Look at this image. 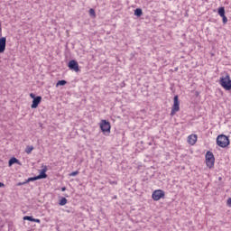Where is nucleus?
<instances>
[{"label":"nucleus","mask_w":231,"mask_h":231,"mask_svg":"<svg viewBox=\"0 0 231 231\" xmlns=\"http://www.w3.org/2000/svg\"><path fill=\"white\" fill-rule=\"evenodd\" d=\"M23 221H32V222H33V217L25 216V217H23Z\"/></svg>","instance_id":"nucleus-19"},{"label":"nucleus","mask_w":231,"mask_h":231,"mask_svg":"<svg viewBox=\"0 0 231 231\" xmlns=\"http://www.w3.org/2000/svg\"><path fill=\"white\" fill-rule=\"evenodd\" d=\"M38 180H44L48 178V175L46 174V168L42 170L41 173L37 176Z\"/></svg>","instance_id":"nucleus-11"},{"label":"nucleus","mask_w":231,"mask_h":231,"mask_svg":"<svg viewBox=\"0 0 231 231\" xmlns=\"http://www.w3.org/2000/svg\"><path fill=\"white\" fill-rule=\"evenodd\" d=\"M220 85L226 91H230L231 89V79H230V75L226 74V77L220 78Z\"/></svg>","instance_id":"nucleus-2"},{"label":"nucleus","mask_w":231,"mask_h":231,"mask_svg":"<svg viewBox=\"0 0 231 231\" xmlns=\"http://www.w3.org/2000/svg\"><path fill=\"white\" fill-rule=\"evenodd\" d=\"M32 151H33V146H30V145L26 146L25 148L26 154H32Z\"/></svg>","instance_id":"nucleus-15"},{"label":"nucleus","mask_w":231,"mask_h":231,"mask_svg":"<svg viewBox=\"0 0 231 231\" xmlns=\"http://www.w3.org/2000/svg\"><path fill=\"white\" fill-rule=\"evenodd\" d=\"M14 163H16L17 165H22L21 161H19V159L12 157L9 160V167H12Z\"/></svg>","instance_id":"nucleus-10"},{"label":"nucleus","mask_w":231,"mask_h":231,"mask_svg":"<svg viewBox=\"0 0 231 231\" xmlns=\"http://www.w3.org/2000/svg\"><path fill=\"white\" fill-rule=\"evenodd\" d=\"M68 203V199L66 198H61V199L59 202V205L60 207H64V205H66Z\"/></svg>","instance_id":"nucleus-13"},{"label":"nucleus","mask_w":231,"mask_h":231,"mask_svg":"<svg viewBox=\"0 0 231 231\" xmlns=\"http://www.w3.org/2000/svg\"><path fill=\"white\" fill-rule=\"evenodd\" d=\"M226 203H227L228 207H231V198L227 199V202Z\"/></svg>","instance_id":"nucleus-23"},{"label":"nucleus","mask_w":231,"mask_h":231,"mask_svg":"<svg viewBox=\"0 0 231 231\" xmlns=\"http://www.w3.org/2000/svg\"><path fill=\"white\" fill-rule=\"evenodd\" d=\"M196 142H198V135L190 134L188 137V143H189V145H194L196 143Z\"/></svg>","instance_id":"nucleus-9"},{"label":"nucleus","mask_w":231,"mask_h":231,"mask_svg":"<svg viewBox=\"0 0 231 231\" xmlns=\"http://www.w3.org/2000/svg\"><path fill=\"white\" fill-rule=\"evenodd\" d=\"M78 174H79V171H76L69 173V176H78Z\"/></svg>","instance_id":"nucleus-21"},{"label":"nucleus","mask_w":231,"mask_h":231,"mask_svg":"<svg viewBox=\"0 0 231 231\" xmlns=\"http://www.w3.org/2000/svg\"><path fill=\"white\" fill-rule=\"evenodd\" d=\"M37 180H39V178L36 177H31L26 180V183H30V181H37Z\"/></svg>","instance_id":"nucleus-17"},{"label":"nucleus","mask_w":231,"mask_h":231,"mask_svg":"<svg viewBox=\"0 0 231 231\" xmlns=\"http://www.w3.org/2000/svg\"><path fill=\"white\" fill-rule=\"evenodd\" d=\"M178 111H180V100L178 98V96H174L171 116H174L176 113H178Z\"/></svg>","instance_id":"nucleus-4"},{"label":"nucleus","mask_w":231,"mask_h":231,"mask_svg":"<svg viewBox=\"0 0 231 231\" xmlns=\"http://www.w3.org/2000/svg\"><path fill=\"white\" fill-rule=\"evenodd\" d=\"M100 129L103 133H109L111 131V125L106 120H102L100 123Z\"/></svg>","instance_id":"nucleus-6"},{"label":"nucleus","mask_w":231,"mask_h":231,"mask_svg":"<svg viewBox=\"0 0 231 231\" xmlns=\"http://www.w3.org/2000/svg\"><path fill=\"white\" fill-rule=\"evenodd\" d=\"M32 223H41V219L33 218Z\"/></svg>","instance_id":"nucleus-22"},{"label":"nucleus","mask_w":231,"mask_h":231,"mask_svg":"<svg viewBox=\"0 0 231 231\" xmlns=\"http://www.w3.org/2000/svg\"><path fill=\"white\" fill-rule=\"evenodd\" d=\"M69 69H72L73 71L79 72V62H77V60H71L69 62Z\"/></svg>","instance_id":"nucleus-7"},{"label":"nucleus","mask_w":231,"mask_h":231,"mask_svg":"<svg viewBox=\"0 0 231 231\" xmlns=\"http://www.w3.org/2000/svg\"><path fill=\"white\" fill-rule=\"evenodd\" d=\"M89 15L91 17H97V14L95 13V9H93V8L89 9Z\"/></svg>","instance_id":"nucleus-18"},{"label":"nucleus","mask_w":231,"mask_h":231,"mask_svg":"<svg viewBox=\"0 0 231 231\" xmlns=\"http://www.w3.org/2000/svg\"><path fill=\"white\" fill-rule=\"evenodd\" d=\"M61 191L62 192L66 191V187L61 188Z\"/></svg>","instance_id":"nucleus-27"},{"label":"nucleus","mask_w":231,"mask_h":231,"mask_svg":"<svg viewBox=\"0 0 231 231\" xmlns=\"http://www.w3.org/2000/svg\"><path fill=\"white\" fill-rule=\"evenodd\" d=\"M218 180L221 181L222 178H221V177H219V178H218Z\"/></svg>","instance_id":"nucleus-28"},{"label":"nucleus","mask_w":231,"mask_h":231,"mask_svg":"<svg viewBox=\"0 0 231 231\" xmlns=\"http://www.w3.org/2000/svg\"><path fill=\"white\" fill-rule=\"evenodd\" d=\"M152 198L153 201H160L162 198H165V191L162 189H156L155 191L152 192Z\"/></svg>","instance_id":"nucleus-5"},{"label":"nucleus","mask_w":231,"mask_h":231,"mask_svg":"<svg viewBox=\"0 0 231 231\" xmlns=\"http://www.w3.org/2000/svg\"><path fill=\"white\" fill-rule=\"evenodd\" d=\"M42 100V97L41 96H37L33 100L32 104L31 106L32 109H37L39 107V105L41 104V101Z\"/></svg>","instance_id":"nucleus-8"},{"label":"nucleus","mask_w":231,"mask_h":231,"mask_svg":"<svg viewBox=\"0 0 231 231\" xmlns=\"http://www.w3.org/2000/svg\"><path fill=\"white\" fill-rule=\"evenodd\" d=\"M3 187H5V183L0 182V188H3Z\"/></svg>","instance_id":"nucleus-26"},{"label":"nucleus","mask_w":231,"mask_h":231,"mask_svg":"<svg viewBox=\"0 0 231 231\" xmlns=\"http://www.w3.org/2000/svg\"><path fill=\"white\" fill-rule=\"evenodd\" d=\"M216 162V159L214 158V153L211 152H208L206 153V164L207 167L209 169H212L214 167V162Z\"/></svg>","instance_id":"nucleus-3"},{"label":"nucleus","mask_w":231,"mask_h":231,"mask_svg":"<svg viewBox=\"0 0 231 231\" xmlns=\"http://www.w3.org/2000/svg\"><path fill=\"white\" fill-rule=\"evenodd\" d=\"M30 97H31V98H33V100H34V98H37V97H35V94H33V93H31Z\"/></svg>","instance_id":"nucleus-24"},{"label":"nucleus","mask_w":231,"mask_h":231,"mask_svg":"<svg viewBox=\"0 0 231 231\" xmlns=\"http://www.w3.org/2000/svg\"><path fill=\"white\" fill-rule=\"evenodd\" d=\"M143 14V11H142L141 8H137L134 10V15H136V17H142Z\"/></svg>","instance_id":"nucleus-12"},{"label":"nucleus","mask_w":231,"mask_h":231,"mask_svg":"<svg viewBox=\"0 0 231 231\" xmlns=\"http://www.w3.org/2000/svg\"><path fill=\"white\" fill-rule=\"evenodd\" d=\"M217 144L222 148L228 147L230 145V140L226 135L220 134L217 137Z\"/></svg>","instance_id":"nucleus-1"},{"label":"nucleus","mask_w":231,"mask_h":231,"mask_svg":"<svg viewBox=\"0 0 231 231\" xmlns=\"http://www.w3.org/2000/svg\"><path fill=\"white\" fill-rule=\"evenodd\" d=\"M221 17H222V19H223V23H224V24H226V23H228V18H226V15L221 16Z\"/></svg>","instance_id":"nucleus-20"},{"label":"nucleus","mask_w":231,"mask_h":231,"mask_svg":"<svg viewBox=\"0 0 231 231\" xmlns=\"http://www.w3.org/2000/svg\"><path fill=\"white\" fill-rule=\"evenodd\" d=\"M218 15H220V17H225V7H220L218 9Z\"/></svg>","instance_id":"nucleus-16"},{"label":"nucleus","mask_w":231,"mask_h":231,"mask_svg":"<svg viewBox=\"0 0 231 231\" xmlns=\"http://www.w3.org/2000/svg\"><path fill=\"white\" fill-rule=\"evenodd\" d=\"M66 84H68L67 80H60L57 84H56V88H59V86H66Z\"/></svg>","instance_id":"nucleus-14"},{"label":"nucleus","mask_w":231,"mask_h":231,"mask_svg":"<svg viewBox=\"0 0 231 231\" xmlns=\"http://www.w3.org/2000/svg\"><path fill=\"white\" fill-rule=\"evenodd\" d=\"M25 183H27L26 181L25 182H19L17 185L18 187L21 186V185H25Z\"/></svg>","instance_id":"nucleus-25"}]
</instances>
